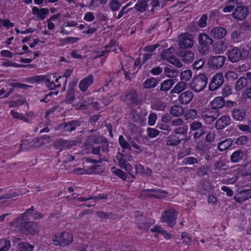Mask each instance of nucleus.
Here are the masks:
<instances>
[{"mask_svg": "<svg viewBox=\"0 0 251 251\" xmlns=\"http://www.w3.org/2000/svg\"><path fill=\"white\" fill-rule=\"evenodd\" d=\"M52 240L54 245L64 247L72 243L73 236L68 232H62L54 235Z\"/></svg>", "mask_w": 251, "mask_h": 251, "instance_id": "nucleus-1", "label": "nucleus"}, {"mask_svg": "<svg viewBox=\"0 0 251 251\" xmlns=\"http://www.w3.org/2000/svg\"><path fill=\"white\" fill-rule=\"evenodd\" d=\"M208 78L205 75L200 74L195 76L190 83V87L196 92L203 90L207 83Z\"/></svg>", "mask_w": 251, "mask_h": 251, "instance_id": "nucleus-2", "label": "nucleus"}, {"mask_svg": "<svg viewBox=\"0 0 251 251\" xmlns=\"http://www.w3.org/2000/svg\"><path fill=\"white\" fill-rule=\"evenodd\" d=\"M121 100L129 107L136 106L139 102L138 95L137 92L133 89L126 90L121 96Z\"/></svg>", "mask_w": 251, "mask_h": 251, "instance_id": "nucleus-3", "label": "nucleus"}, {"mask_svg": "<svg viewBox=\"0 0 251 251\" xmlns=\"http://www.w3.org/2000/svg\"><path fill=\"white\" fill-rule=\"evenodd\" d=\"M177 212L174 209L165 210L162 213L160 221L166 223L168 226L172 227L176 224Z\"/></svg>", "mask_w": 251, "mask_h": 251, "instance_id": "nucleus-4", "label": "nucleus"}, {"mask_svg": "<svg viewBox=\"0 0 251 251\" xmlns=\"http://www.w3.org/2000/svg\"><path fill=\"white\" fill-rule=\"evenodd\" d=\"M82 123V121L80 119L64 122L58 126V129L71 132L75 130L77 127L81 126Z\"/></svg>", "mask_w": 251, "mask_h": 251, "instance_id": "nucleus-5", "label": "nucleus"}, {"mask_svg": "<svg viewBox=\"0 0 251 251\" xmlns=\"http://www.w3.org/2000/svg\"><path fill=\"white\" fill-rule=\"evenodd\" d=\"M224 82V77L221 73L215 74L209 84L208 89L210 91H214L219 89Z\"/></svg>", "mask_w": 251, "mask_h": 251, "instance_id": "nucleus-6", "label": "nucleus"}, {"mask_svg": "<svg viewBox=\"0 0 251 251\" xmlns=\"http://www.w3.org/2000/svg\"><path fill=\"white\" fill-rule=\"evenodd\" d=\"M240 47H232L226 52V55L229 61L236 63L243 59Z\"/></svg>", "mask_w": 251, "mask_h": 251, "instance_id": "nucleus-7", "label": "nucleus"}, {"mask_svg": "<svg viewBox=\"0 0 251 251\" xmlns=\"http://www.w3.org/2000/svg\"><path fill=\"white\" fill-rule=\"evenodd\" d=\"M226 60V57L224 56H212L209 58L208 64L213 69H218L223 66Z\"/></svg>", "mask_w": 251, "mask_h": 251, "instance_id": "nucleus-8", "label": "nucleus"}, {"mask_svg": "<svg viewBox=\"0 0 251 251\" xmlns=\"http://www.w3.org/2000/svg\"><path fill=\"white\" fill-rule=\"evenodd\" d=\"M194 44L192 36L189 34H183L180 36L179 46L181 49L191 48Z\"/></svg>", "mask_w": 251, "mask_h": 251, "instance_id": "nucleus-9", "label": "nucleus"}, {"mask_svg": "<svg viewBox=\"0 0 251 251\" xmlns=\"http://www.w3.org/2000/svg\"><path fill=\"white\" fill-rule=\"evenodd\" d=\"M249 9L245 6H238L232 13V17L236 20H243L249 14Z\"/></svg>", "mask_w": 251, "mask_h": 251, "instance_id": "nucleus-10", "label": "nucleus"}, {"mask_svg": "<svg viewBox=\"0 0 251 251\" xmlns=\"http://www.w3.org/2000/svg\"><path fill=\"white\" fill-rule=\"evenodd\" d=\"M251 199V189L238 190L233 197V199L238 203H241Z\"/></svg>", "mask_w": 251, "mask_h": 251, "instance_id": "nucleus-11", "label": "nucleus"}, {"mask_svg": "<svg viewBox=\"0 0 251 251\" xmlns=\"http://www.w3.org/2000/svg\"><path fill=\"white\" fill-rule=\"evenodd\" d=\"M76 144V141L74 140H66L61 138L56 140L54 143V147L60 151L65 148H68Z\"/></svg>", "mask_w": 251, "mask_h": 251, "instance_id": "nucleus-12", "label": "nucleus"}, {"mask_svg": "<svg viewBox=\"0 0 251 251\" xmlns=\"http://www.w3.org/2000/svg\"><path fill=\"white\" fill-rule=\"evenodd\" d=\"M177 55L185 63L192 62L194 58V53L189 50H180L177 53Z\"/></svg>", "mask_w": 251, "mask_h": 251, "instance_id": "nucleus-13", "label": "nucleus"}, {"mask_svg": "<svg viewBox=\"0 0 251 251\" xmlns=\"http://www.w3.org/2000/svg\"><path fill=\"white\" fill-rule=\"evenodd\" d=\"M36 227L37 225L33 222H22L19 226L20 230L23 233H25L26 231L29 233H34L36 232Z\"/></svg>", "mask_w": 251, "mask_h": 251, "instance_id": "nucleus-14", "label": "nucleus"}, {"mask_svg": "<svg viewBox=\"0 0 251 251\" xmlns=\"http://www.w3.org/2000/svg\"><path fill=\"white\" fill-rule=\"evenodd\" d=\"M232 116L234 120L242 122L246 119V111L243 108H234L232 112Z\"/></svg>", "mask_w": 251, "mask_h": 251, "instance_id": "nucleus-15", "label": "nucleus"}, {"mask_svg": "<svg viewBox=\"0 0 251 251\" xmlns=\"http://www.w3.org/2000/svg\"><path fill=\"white\" fill-rule=\"evenodd\" d=\"M94 78L92 75H90L82 79L79 83V88L82 92H85L88 87L93 83Z\"/></svg>", "mask_w": 251, "mask_h": 251, "instance_id": "nucleus-16", "label": "nucleus"}, {"mask_svg": "<svg viewBox=\"0 0 251 251\" xmlns=\"http://www.w3.org/2000/svg\"><path fill=\"white\" fill-rule=\"evenodd\" d=\"M227 33L226 28L222 27H215L211 30V35L215 39H221L223 38Z\"/></svg>", "mask_w": 251, "mask_h": 251, "instance_id": "nucleus-17", "label": "nucleus"}, {"mask_svg": "<svg viewBox=\"0 0 251 251\" xmlns=\"http://www.w3.org/2000/svg\"><path fill=\"white\" fill-rule=\"evenodd\" d=\"M230 124V118L228 116H223L215 123V127L217 129H222Z\"/></svg>", "mask_w": 251, "mask_h": 251, "instance_id": "nucleus-18", "label": "nucleus"}, {"mask_svg": "<svg viewBox=\"0 0 251 251\" xmlns=\"http://www.w3.org/2000/svg\"><path fill=\"white\" fill-rule=\"evenodd\" d=\"M193 98V94L190 91L182 93L179 97V102L182 104H188Z\"/></svg>", "mask_w": 251, "mask_h": 251, "instance_id": "nucleus-19", "label": "nucleus"}, {"mask_svg": "<svg viewBox=\"0 0 251 251\" xmlns=\"http://www.w3.org/2000/svg\"><path fill=\"white\" fill-rule=\"evenodd\" d=\"M199 45H204L210 46L213 44V39L205 33L199 34L198 37Z\"/></svg>", "mask_w": 251, "mask_h": 251, "instance_id": "nucleus-20", "label": "nucleus"}, {"mask_svg": "<svg viewBox=\"0 0 251 251\" xmlns=\"http://www.w3.org/2000/svg\"><path fill=\"white\" fill-rule=\"evenodd\" d=\"M32 13L34 15H37L40 20H43L46 16L49 14V10L46 8L39 9L38 7L34 6L32 8Z\"/></svg>", "mask_w": 251, "mask_h": 251, "instance_id": "nucleus-21", "label": "nucleus"}, {"mask_svg": "<svg viewBox=\"0 0 251 251\" xmlns=\"http://www.w3.org/2000/svg\"><path fill=\"white\" fill-rule=\"evenodd\" d=\"M210 104L214 109L220 110L225 105V101L222 97H217L210 102Z\"/></svg>", "mask_w": 251, "mask_h": 251, "instance_id": "nucleus-22", "label": "nucleus"}, {"mask_svg": "<svg viewBox=\"0 0 251 251\" xmlns=\"http://www.w3.org/2000/svg\"><path fill=\"white\" fill-rule=\"evenodd\" d=\"M116 158L118 160V163L120 167L126 170H127L130 165L128 163L126 164V155L119 152L117 155Z\"/></svg>", "mask_w": 251, "mask_h": 251, "instance_id": "nucleus-23", "label": "nucleus"}, {"mask_svg": "<svg viewBox=\"0 0 251 251\" xmlns=\"http://www.w3.org/2000/svg\"><path fill=\"white\" fill-rule=\"evenodd\" d=\"M159 81V79L155 77L148 78L143 83V88L145 89L153 88L157 85Z\"/></svg>", "mask_w": 251, "mask_h": 251, "instance_id": "nucleus-24", "label": "nucleus"}, {"mask_svg": "<svg viewBox=\"0 0 251 251\" xmlns=\"http://www.w3.org/2000/svg\"><path fill=\"white\" fill-rule=\"evenodd\" d=\"M175 79H168L163 81L160 85V91L167 92L171 89L175 83Z\"/></svg>", "mask_w": 251, "mask_h": 251, "instance_id": "nucleus-25", "label": "nucleus"}, {"mask_svg": "<svg viewBox=\"0 0 251 251\" xmlns=\"http://www.w3.org/2000/svg\"><path fill=\"white\" fill-rule=\"evenodd\" d=\"M170 113L174 117H179L184 113V109L182 106L174 105L171 107Z\"/></svg>", "mask_w": 251, "mask_h": 251, "instance_id": "nucleus-26", "label": "nucleus"}, {"mask_svg": "<svg viewBox=\"0 0 251 251\" xmlns=\"http://www.w3.org/2000/svg\"><path fill=\"white\" fill-rule=\"evenodd\" d=\"M175 49L171 47L167 49H166L162 51L161 53V58L165 60L169 61L174 56V52Z\"/></svg>", "mask_w": 251, "mask_h": 251, "instance_id": "nucleus-27", "label": "nucleus"}, {"mask_svg": "<svg viewBox=\"0 0 251 251\" xmlns=\"http://www.w3.org/2000/svg\"><path fill=\"white\" fill-rule=\"evenodd\" d=\"M32 80L33 81L37 83H40L45 80L46 82L47 83L46 84V85L50 89H54L53 88L51 87V84H54L53 81L50 82V80L48 78H47V76L45 75H42L36 76L32 78Z\"/></svg>", "mask_w": 251, "mask_h": 251, "instance_id": "nucleus-28", "label": "nucleus"}, {"mask_svg": "<svg viewBox=\"0 0 251 251\" xmlns=\"http://www.w3.org/2000/svg\"><path fill=\"white\" fill-rule=\"evenodd\" d=\"M244 155V151L241 150H238L232 153L230 156V160L233 163L239 162L243 159Z\"/></svg>", "mask_w": 251, "mask_h": 251, "instance_id": "nucleus-29", "label": "nucleus"}, {"mask_svg": "<svg viewBox=\"0 0 251 251\" xmlns=\"http://www.w3.org/2000/svg\"><path fill=\"white\" fill-rule=\"evenodd\" d=\"M199 191L201 194H205L210 188V185L208 181L203 179L198 185Z\"/></svg>", "mask_w": 251, "mask_h": 251, "instance_id": "nucleus-30", "label": "nucleus"}, {"mask_svg": "<svg viewBox=\"0 0 251 251\" xmlns=\"http://www.w3.org/2000/svg\"><path fill=\"white\" fill-rule=\"evenodd\" d=\"M248 84V81L245 77H241L235 83V89L237 91L242 90Z\"/></svg>", "mask_w": 251, "mask_h": 251, "instance_id": "nucleus-31", "label": "nucleus"}, {"mask_svg": "<svg viewBox=\"0 0 251 251\" xmlns=\"http://www.w3.org/2000/svg\"><path fill=\"white\" fill-rule=\"evenodd\" d=\"M180 142L181 139H179L178 137L175 135H171L167 138L166 145L171 146H176L179 144Z\"/></svg>", "mask_w": 251, "mask_h": 251, "instance_id": "nucleus-32", "label": "nucleus"}, {"mask_svg": "<svg viewBox=\"0 0 251 251\" xmlns=\"http://www.w3.org/2000/svg\"><path fill=\"white\" fill-rule=\"evenodd\" d=\"M243 59L251 57V47L245 44L240 47Z\"/></svg>", "mask_w": 251, "mask_h": 251, "instance_id": "nucleus-33", "label": "nucleus"}, {"mask_svg": "<svg viewBox=\"0 0 251 251\" xmlns=\"http://www.w3.org/2000/svg\"><path fill=\"white\" fill-rule=\"evenodd\" d=\"M151 108L155 110L164 111L166 108V104L162 101H156L151 103Z\"/></svg>", "mask_w": 251, "mask_h": 251, "instance_id": "nucleus-34", "label": "nucleus"}, {"mask_svg": "<svg viewBox=\"0 0 251 251\" xmlns=\"http://www.w3.org/2000/svg\"><path fill=\"white\" fill-rule=\"evenodd\" d=\"M151 231L152 232H157L162 234L165 239H169L171 237V235L167 231L164 230L162 227L159 226H155L151 229Z\"/></svg>", "mask_w": 251, "mask_h": 251, "instance_id": "nucleus-35", "label": "nucleus"}, {"mask_svg": "<svg viewBox=\"0 0 251 251\" xmlns=\"http://www.w3.org/2000/svg\"><path fill=\"white\" fill-rule=\"evenodd\" d=\"M240 174L242 176L251 175V163L245 164L241 169Z\"/></svg>", "mask_w": 251, "mask_h": 251, "instance_id": "nucleus-36", "label": "nucleus"}, {"mask_svg": "<svg viewBox=\"0 0 251 251\" xmlns=\"http://www.w3.org/2000/svg\"><path fill=\"white\" fill-rule=\"evenodd\" d=\"M148 4L145 0H138L135 5V9L140 12H144L147 9Z\"/></svg>", "mask_w": 251, "mask_h": 251, "instance_id": "nucleus-37", "label": "nucleus"}, {"mask_svg": "<svg viewBox=\"0 0 251 251\" xmlns=\"http://www.w3.org/2000/svg\"><path fill=\"white\" fill-rule=\"evenodd\" d=\"M190 129L193 131L206 130L205 126H203L200 122L195 121L191 123L190 126Z\"/></svg>", "mask_w": 251, "mask_h": 251, "instance_id": "nucleus-38", "label": "nucleus"}, {"mask_svg": "<svg viewBox=\"0 0 251 251\" xmlns=\"http://www.w3.org/2000/svg\"><path fill=\"white\" fill-rule=\"evenodd\" d=\"M232 143L231 139H227L218 143V148L220 151H224L228 148Z\"/></svg>", "mask_w": 251, "mask_h": 251, "instance_id": "nucleus-39", "label": "nucleus"}, {"mask_svg": "<svg viewBox=\"0 0 251 251\" xmlns=\"http://www.w3.org/2000/svg\"><path fill=\"white\" fill-rule=\"evenodd\" d=\"M18 248L20 251H33L34 246L27 242H21L18 244Z\"/></svg>", "mask_w": 251, "mask_h": 251, "instance_id": "nucleus-40", "label": "nucleus"}, {"mask_svg": "<svg viewBox=\"0 0 251 251\" xmlns=\"http://www.w3.org/2000/svg\"><path fill=\"white\" fill-rule=\"evenodd\" d=\"M75 90L73 88L69 89L65 98V102L67 104L72 103L75 99Z\"/></svg>", "mask_w": 251, "mask_h": 251, "instance_id": "nucleus-41", "label": "nucleus"}, {"mask_svg": "<svg viewBox=\"0 0 251 251\" xmlns=\"http://www.w3.org/2000/svg\"><path fill=\"white\" fill-rule=\"evenodd\" d=\"M118 141L119 145L123 149H131V148H130V144L129 143V139L128 140V141H127L125 139L123 135H120L119 137Z\"/></svg>", "mask_w": 251, "mask_h": 251, "instance_id": "nucleus-42", "label": "nucleus"}, {"mask_svg": "<svg viewBox=\"0 0 251 251\" xmlns=\"http://www.w3.org/2000/svg\"><path fill=\"white\" fill-rule=\"evenodd\" d=\"M164 73L167 77L171 78L175 77L178 75V72L176 69H171L168 67L165 68Z\"/></svg>", "mask_w": 251, "mask_h": 251, "instance_id": "nucleus-43", "label": "nucleus"}, {"mask_svg": "<svg viewBox=\"0 0 251 251\" xmlns=\"http://www.w3.org/2000/svg\"><path fill=\"white\" fill-rule=\"evenodd\" d=\"M10 247V242L9 240L2 239L0 240V251H7Z\"/></svg>", "mask_w": 251, "mask_h": 251, "instance_id": "nucleus-44", "label": "nucleus"}, {"mask_svg": "<svg viewBox=\"0 0 251 251\" xmlns=\"http://www.w3.org/2000/svg\"><path fill=\"white\" fill-rule=\"evenodd\" d=\"M209 169L207 166H201L196 172L197 175L201 177L208 175Z\"/></svg>", "mask_w": 251, "mask_h": 251, "instance_id": "nucleus-45", "label": "nucleus"}, {"mask_svg": "<svg viewBox=\"0 0 251 251\" xmlns=\"http://www.w3.org/2000/svg\"><path fill=\"white\" fill-rule=\"evenodd\" d=\"M185 82L182 81L178 82L172 90V92L179 93L185 88Z\"/></svg>", "mask_w": 251, "mask_h": 251, "instance_id": "nucleus-46", "label": "nucleus"}, {"mask_svg": "<svg viewBox=\"0 0 251 251\" xmlns=\"http://www.w3.org/2000/svg\"><path fill=\"white\" fill-rule=\"evenodd\" d=\"M110 8L113 11H116L122 5V4L118 0H112L109 2Z\"/></svg>", "mask_w": 251, "mask_h": 251, "instance_id": "nucleus-47", "label": "nucleus"}, {"mask_svg": "<svg viewBox=\"0 0 251 251\" xmlns=\"http://www.w3.org/2000/svg\"><path fill=\"white\" fill-rule=\"evenodd\" d=\"M192 73L190 70L183 71L180 74L181 79L183 81H188L192 77Z\"/></svg>", "mask_w": 251, "mask_h": 251, "instance_id": "nucleus-48", "label": "nucleus"}, {"mask_svg": "<svg viewBox=\"0 0 251 251\" xmlns=\"http://www.w3.org/2000/svg\"><path fill=\"white\" fill-rule=\"evenodd\" d=\"M225 77L229 81H234L237 79L238 75L233 71H228L225 74Z\"/></svg>", "mask_w": 251, "mask_h": 251, "instance_id": "nucleus-49", "label": "nucleus"}, {"mask_svg": "<svg viewBox=\"0 0 251 251\" xmlns=\"http://www.w3.org/2000/svg\"><path fill=\"white\" fill-rule=\"evenodd\" d=\"M100 143L102 144V146H100V148L101 149L102 151H109V143L108 140L103 136H101Z\"/></svg>", "mask_w": 251, "mask_h": 251, "instance_id": "nucleus-50", "label": "nucleus"}, {"mask_svg": "<svg viewBox=\"0 0 251 251\" xmlns=\"http://www.w3.org/2000/svg\"><path fill=\"white\" fill-rule=\"evenodd\" d=\"M147 132L148 136L150 138H154L158 136L160 133L156 129L151 127H148L147 129Z\"/></svg>", "mask_w": 251, "mask_h": 251, "instance_id": "nucleus-51", "label": "nucleus"}, {"mask_svg": "<svg viewBox=\"0 0 251 251\" xmlns=\"http://www.w3.org/2000/svg\"><path fill=\"white\" fill-rule=\"evenodd\" d=\"M210 46L203 45H199L198 50L202 55H206L209 52Z\"/></svg>", "mask_w": 251, "mask_h": 251, "instance_id": "nucleus-52", "label": "nucleus"}, {"mask_svg": "<svg viewBox=\"0 0 251 251\" xmlns=\"http://www.w3.org/2000/svg\"><path fill=\"white\" fill-rule=\"evenodd\" d=\"M129 143L130 144V147L132 146L136 150L135 152L137 154H139L143 151L142 147L138 145L131 138H129Z\"/></svg>", "mask_w": 251, "mask_h": 251, "instance_id": "nucleus-53", "label": "nucleus"}, {"mask_svg": "<svg viewBox=\"0 0 251 251\" xmlns=\"http://www.w3.org/2000/svg\"><path fill=\"white\" fill-rule=\"evenodd\" d=\"M232 93V89L230 85L226 84L222 90V95L224 97H226Z\"/></svg>", "mask_w": 251, "mask_h": 251, "instance_id": "nucleus-54", "label": "nucleus"}, {"mask_svg": "<svg viewBox=\"0 0 251 251\" xmlns=\"http://www.w3.org/2000/svg\"><path fill=\"white\" fill-rule=\"evenodd\" d=\"M14 24L10 22L8 19H0V27L3 26L8 28L14 26Z\"/></svg>", "mask_w": 251, "mask_h": 251, "instance_id": "nucleus-55", "label": "nucleus"}, {"mask_svg": "<svg viewBox=\"0 0 251 251\" xmlns=\"http://www.w3.org/2000/svg\"><path fill=\"white\" fill-rule=\"evenodd\" d=\"M205 61L203 59L197 60L193 64V68L195 70L201 69L204 64Z\"/></svg>", "mask_w": 251, "mask_h": 251, "instance_id": "nucleus-56", "label": "nucleus"}, {"mask_svg": "<svg viewBox=\"0 0 251 251\" xmlns=\"http://www.w3.org/2000/svg\"><path fill=\"white\" fill-rule=\"evenodd\" d=\"M101 137L99 135H91L88 137V138L91 142L94 144H99L101 142Z\"/></svg>", "mask_w": 251, "mask_h": 251, "instance_id": "nucleus-57", "label": "nucleus"}, {"mask_svg": "<svg viewBox=\"0 0 251 251\" xmlns=\"http://www.w3.org/2000/svg\"><path fill=\"white\" fill-rule=\"evenodd\" d=\"M188 130V127L186 125H183L182 126L176 127L174 132L176 134H184Z\"/></svg>", "mask_w": 251, "mask_h": 251, "instance_id": "nucleus-58", "label": "nucleus"}, {"mask_svg": "<svg viewBox=\"0 0 251 251\" xmlns=\"http://www.w3.org/2000/svg\"><path fill=\"white\" fill-rule=\"evenodd\" d=\"M135 223L138 228L141 229H148L149 228V225L147 222H140L137 219H136Z\"/></svg>", "mask_w": 251, "mask_h": 251, "instance_id": "nucleus-59", "label": "nucleus"}, {"mask_svg": "<svg viewBox=\"0 0 251 251\" xmlns=\"http://www.w3.org/2000/svg\"><path fill=\"white\" fill-rule=\"evenodd\" d=\"M168 62L177 67L180 68L182 66L181 62L177 59L175 55L171 59H169Z\"/></svg>", "mask_w": 251, "mask_h": 251, "instance_id": "nucleus-60", "label": "nucleus"}, {"mask_svg": "<svg viewBox=\"0 0 251 251\" xmlns=\"http://www.w3.org/2000/svg\"><path fill=\"white\" fill-rule=\"evenodd\" d=\"M33 147V144L30 141L28 142L27 141H25L22 143L20 145L21 150H23V149L28 150L30 148Z\"/></svg>", "mask_w": 251, "mask_h": 251, "instance_id": "nucleus-61", "label": "nucleus"}, {"mask_svg": "<svg viewBox=\"0 0 251 251\" xmlns=\"http://www.w3.org/2000/svg\"><path fill=\"white\" fill-rule=\"evenodd\" d=\"M96 213L99 217L105 219H110L112 215L111 213H108L104 211H97Z\"/></svg>", "mask_w": 251, "mask_h": 251, "instance_id": "nucleus-62", "label": "nucleus"}, {"mask_svg": "<svg viewBox=\"0 0 251 251\" xmlns=\"http://www.w3.org/2000/svg\"><path fill=\"white\" fill-rule=\"evenodd\" d=\"M183 163L185 164H188L189 165H192L195 163H198V161L195 157H187L184 159Z\"/></svg>", "mask_w": 251, "mask_h": 251, "instance_id": "nucleus-63", "label": "nucleus"}, {"mask_svg": "<svg viewBox=\"0 0 251 251\" xmlns=\"http://www.w3.org/2000/svg\"><path fill=\"white\" fill-rule=\"evenodd\" d=\"M157 116L154 113H151L150 114L148 118V124L150 126H153L156 122Z\"/></svg>", "mask_w": 251, "mask_h": 251, "instance_id": "nucleus-64", "label": "nucleus"}]
</instances>
